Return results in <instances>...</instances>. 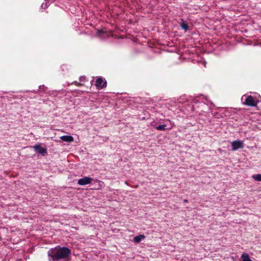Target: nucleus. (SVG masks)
Segmentation results:
<instances>
[{"mask_svg": "<svg viewBox=\"0 0 261 261\" xmlns=\"http://www.w3.org/2000/svg\"><path fill=\"white\" fill-rule=\"evenodd\" d=\"M47 0H45V3H43L41 6V9H45V8H46L49 4H48V3L47 2Z\"/></svg>", "mask_w": 261, "mask_h": 261, "instance_id": "obj_15", "label": "nucleus"}, {"mask_svg": "<svg viewBox=\"0 0 261 261\" xmlns=\"http://www.w3.org/2000/svg\"><path fill=\"white\" fill-rule=\"evenodd\" d=\"M80 81H85L86 80V77L85 76H81L80 77Z\"/></svg>", "mask_w": 261, "mask_h": 261, "instance_id": "obj_16", "label": "nucleus"}, {"mask_svg": "<svg viewBox=\"0 0 261 261\" xmlns=\"http://www.w3.org/2000/svg\"><path fill=\"white\" fill-rule=\"evenodd\" d=\"M60 139L64 142H71L73 141V138L70 135H64L60 137Z\"/></svg>", "mask_w": 261, "mask_h": 261, "instance_id": "obj_8", "label": "nucleus"}, {"mask_svg": "<svg viewBox=\"0 0 261 261\" xmlns=\"http://www.w3.org/2000/svg\"><path fill=\"white\" fill-rule=\"evenodd\" d=\"M195 102L203 103L204 105H208V100L206 97L201 96L194 100Z\"/></svg>", "mask_w": 261, "mask_h": 261, "instance_id": "obj_7", "label": "nucleus"}, {"mask_svg": "<svg viewBox=\"0 0 261 261\" xmlns=\"http://www.w3.org/2000/svg\"><path fill=\"white\" fill-rule=\"evenodd\" d=\"M241 100L242 103L246 106L254 107L256 105L253 97L251 95L248 96L243 95L242 97Z\"/></svg>", "mask_w": 261, "mask_h": 261, "instance_id": "obj_2", "label": "nucleus"}, {"mask_svg": "<svg viewBox=\"0 0 261 261\" xmlns=\"http://www.w3.org/2000/svg\"><path fill=\"white\" fill-rule=\"evenodd\" d=\"M241 258L243 261H252L248 254L246 253H243L242 254Z\"/></svg>", "mask_w": 261, "mask_h": 261, "instance_id": "obj_11", "label": "nucleus"}, {"mask_svg": "<svg viewBox=\"0 0 261 261\" xmlns=\"http://www.w3.org/2000/svg\"><path fill=\"white\" fill-rule=\"evenodd\" d=\"M106 34L102 30H98L97 32V36L101 39L105 38V35Z\"/></svg>", "mask_w": 261, "mask_h": 261, "instance_id": "obj_12", "label": "nucleus"}, {"mask_svg": "<svg viewBox=\"0 0 261 261\" xmlns=\"http://www.w3.org/2000/svg\"><path fill=\"white\" fill-rule=\"evenodd\" d=\"M43 88V86H42V88ZM39 89H40V91H41V89H42V87H41V86L39 87Z\"/></svg>", "mask_w": 261, "mask_h": 261, "instance_id": "obj_19", "label": "nucleus"}, {"mask_svg": "<svg viewBox=\"0 0 261 261\" xmlns=\"http://www.w3.org/2000/svg\"><path fill=\"white\" fill-rule=\"evenodd\" d=\"M167 125L166 124H162L155 127V128L159 130H164L166 129Z\"/></svg>", "mask_w": 261, "mask_h": 261, "instance_id": "obj_13", "label": "nucleus"}, {"mask_svg": "<svg viewBox=\"0 0 261 261\" xmlns=\"http://www.w3.org/2000/svg\"><path fill=\"white\" fill-rule=\"evenodd\" d=\"M172 127V126H171L170 127L168 128L169 129H171V128Z\"/></svg>", "mask_w": 261, "mask_h": 261, "instance_id": "obj_21", "label": "nucleus"}, {"mask_svg": "<svg viewBox=\"0 0 261 261\" xmlns=\"http://www.w3.org/2000/svg\"><path fill=\"white\" fill-rule=\"evenodd\" d=\"M254 179L257 181H261V174H257L252 176Z\"/></svg>", "mask_w": 261, "mask_h": 261, "instance_id": "obj_14", "label": "nucleus"}, {"mask_svg": "<svg viewBox=\"0 0 261 261\" xmlns=\"http://www.w3.org/2000/svg\"><path fill=\"white\" fill-rule=\"evenodd\" d=\"M187 201H187V200H186V199H184V202H187Z\"/></svg>", "mask_w": 261, "mask_h": 261, "instance_id": "obj_20", "label": "nucleus"}, {"mask_svg": "<svg viewBox=\"0 0 261 261\" xmlns=\"http://www.w3.org/2000/svg\"><path fill=\"white\" fill-rule=\"evenodd\" d=\"M96 181H97V182H98V184H99V188H98V189H99L100 188H101V187H102V185H100V184H101V183H102V182H101V181H100V180H96Z\"/></svg>", "mask_w": 261, "mask_h": 261, "instance_id": "obj_17", "label": "nucleus"}, {"mask_svg": "<svg viewBox=\"0 0 261 261\" xmlns=\"http://www.w3.org/2000/svg\"><path fill=\"white\" fill-rule=\"evenodd\" d=\"M35 151L38 152L42 155L47 153V150L45 148L41 146L40 144H36L33 146Z\"/></svg>", "mask_w": 261, "mask_h": 261, "instance_id": "obj_5", "label": "nucleus"}, {"mask_svg": "<svg viewBox=\"0 0 261 261\" xmlns=\"http://www.w3.org/2000/svg\"><path fill=\"white\" fill-rule=\"evenodd\" d=\"M232 150L236 151L239 149H242L244 147V143L243 141L238 140L231 142Z\"/></svg>", "mask_w": 261, "mask_h": 261, "instance_id": "obj_3", "label": "nucleus"}, {"mask_svg": "<svg viewBox=\"0 0 261 261\" xmlns=\"http://www.w3.org/2000/svg\"><path fill=\"white\" fill-rule=\"evenodd\" d=\"M92 178L85 176L84 178H80L78 180L77 184L79 185L84 186L89 184L92 181Z\"/></svg>", "mask_w": 261, "mask_h": 261, "instance_id": "obj_6", "label": "nucleus"}, {"mask_svg": "<svg viewBox=\"0 0 261 261\" xmlns=\"http://www.w3.org/2000/svg\"><path fill=\"white\" fill-rule=\"evenodd\" d=\"M95 86L98 89L105 88L107 86V82L105 79L100 77H98L96 81Z\"/></svg>", "mask_w": 261, "mask_h": 261, "instance_id": "obj_4", "label": "nucleus"}, {"mask_svg": "<svg viewBox=\"0 0 261 261\" xmlns=\"http://www.w3.org/2000/svg\"><path fill=\"white\" fill-rule=\"evenodd\" d=\"M145 236L144 234H140L137 236H136L134 238V241L135 243H139L142 240L145 239Z\"/></svg>", "mask_w": 261, "mask_h": 261, "instance_id": "obj_9", "label": "nucleus"}, {"mask_svg": "<svg viewBox=\"0 0 261 261\" xmlns=\"http://www.w3.org/2000/svg\"><path fill=\"white\" fill-rule=\"evenodd\" d=\"M181 28L185 30V32L189 30V25L188 23L185 21L183 20L180 23Z\"/></svg>", "mask_w": 261, "mask_h": 261, "instance_id": "obj_10", "label": "nucleus"}, {"mask_svg": "<svg viewBox=\"0 0 261 261\" xmlns=\"http://www.w3.org/2000/svg\"><path fill=\"white\" fill-rule=\"evenodd\" d=\"M71 253L70 250L66 247L57 246L48 251L49 261H66Z\"/></svg>", "mask_w": 261, "mask_h": 261, "instance_id": "obj_1", "label": "nucleus"}, {"mask_svg": "<svg viewBox=\"0 0 261 261\" xmlns=\"http://www.w3.org/2000/svg\"><path fill=\"white\" fill-rule=\"evenodd\" d=\"M73 83H74V84L76 85L77 86H79V85H81V84L79 83H77V82H74Z\"/></svg>", "mask_w": 261, "mask_h": 261, "instance_id": "obj_18", "label": "nucleus"}]
</instances>
